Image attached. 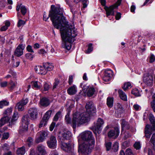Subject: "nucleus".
<instances>
[{
  "instance_id": "obj_1",
  "label": "nucleus",
  "mask_w": 155,
  "mask_h": 155,
  "mask_svg": "<svg viewBox=\"0 0 155 155\" xmlns=\"http://www.w3.org/2000/svg\"><path fill=\"white\" fill-rule=\"evenodd\" d=\"M63 9L62 8H55L54 5H51V9L49 15L47 17L46 13L43 15V20L45 21L50 18L54 27L58 29L63 26H69L68 22L66 21L65 17L63 15Z\"/></svg>"
},
{
  "instance_id": "obj_2",
  "label": "nucleus",
  "mask_w": 155,
  "mask_h": 155,
  "mask_svg": "<svg viewBox=\"0 0 155 155\" xmlns=\"http://www.w3.org/2000/svg\"><path fill=\"white\" fill-rule=\"evenodd\" d=\"M76 30L73 26L69 24L68 27L63 26L60 28L62 46L68 50L71 49V43L74 41V37L77 35Z\"/></svg>"
},
{
  "instance_id": "obj_3",
  "label": "nucleus",
  "mask_w": 155,
  "mask_h": 155,
  "mask_svg": "<svg viewBox=\"0 0 155 155\" xmlns=\"http://www.w3.org/2000/svg\"><path fill=\"white\" fill-rule=\"evenodd\" d=\"M94 146V144L84 142L79 144L78 147V153L82 155H88L91 153Z\"/></svg>"
},
{
  "instance_id": "obj_4",
  "label": "nucleus",
  "mask_w": 155,
  "mask_h": 155,
  "mask_svg": "<svg viewBox=\"0 0 155 155\" xmlns=\"http://www.w3.org/2000/svg\"><path fill=\"white\" fill-rule=\"evenodd\" d=\"M70 111H68L65 116V120L67 124H71L74 130L75 129L78 124V112L76 111L73 114L72 122L70 117Z\"/></svg>"
},
{
  "instance_id": "obj_5",
  "label": "nucleus",
  "mask_w": 155,
  "mask_h": 155,
  "mask_svg": "<svg viewBox=\"0 0 155 155\" xmlns=\"http://www.w3.org/2000/svg\"><path fill=\"white\" fill-rule=\"evenodd\" d=\"M80 137L84 142H87L88 143L95 144V140L93 137L92 132L89 131H85L80 134Z\"/></svg>"
},
{
  "instance_id": "obj_6",
  "label": "nucleus",
  "mask_w": 155,
  "mask_h": 155,
  "mask_svg": "<svg viewBox=\"0 0 155 155\" xmlns=\"http://www.w3.org/2000/svg\"><path fill=\"white\" fill-rule=\"evenodd\" d=\"M122 0H117L116 3L109 7L105 6L104 8L106 11L107 16L109 17L110 15L113 16L114 15V10L117 9L121 2Z\"/></svg>"
},
{
  "instance_id": "obj_7",
  "label": "nucleus",
  "mask_w": 155,
  "mask_h": 155,
  "mask_svg": "<svg viewBox=\"0 0 155 155\" xmlns=\"http://www.w3.org/2000/svg\"><path fill=\"white\" fill-rule=\"evenodd\" d=\"M71 137V134L69 131H63L59 132L58 134V140L61 142L69 140Z\"/></svg>"
},
{
  "instance_id": "obj_8",
  "label": "nucleus",
  "mask_w": 155,
  "mask_h": 155,
  "mask_svg": "<svg viewBox=\"0 0 155 155\" xmlns=\"http://www.w3.org/2000/svg\"><path fill=\"white\" fill-rule=\"evenodd\" d=\"M90 115L86 112L80 114L78 116V125L83 124L88 122Z\"/></svg>"
},
{
  "instance_id": "obj_9",
  "label": "nucleus",
  "mask_w": 155,
  "mask_h": 155,
  "mask_svg": "<svg viewBox=\"0 0 155 155\" xmlns=\"http://www.w3.org/2000/svg\"><path fill=\"white\" fill-rule=\"evenodd\" d=\"M82 90L84 93H86L88 97H92L95 94L96 91L94 87L92 86L85 85L83 87Z\"/></svg>"
},
{
  "instance_id": "obj_10",
  "label": "nucleus",
  "mask_w": 155,
  "mask_h": 155,
  "mask_svg": "<svg viewBox=\"0 0 155 155\" xmlns=\"http://www.w3.org/2000/svg\"><path fill=\"white\" fill-rule=\"evenodd\" d=\"M104 124L103 120L100 118L98 119L96 124V126L93 127V130L94 133L96 135L97 134H100L102 128V126Z\"/></svg>"
},
{
  "instance_id": "obj_11",
  "label": "nucleus",
  "mask_w": 155,
  "mask_h": 155,
  "mask_svg": "<svg viewBox=\"0 0 155 155\" xmlns=\"http://www.w3.org/2000/svg\"><path fill=\"white\" fill-rule=\"evenodd\" d=\"M154 73L153 70H151L150 72L144 74L143 81L148 85H151L153 83V75Z\"/></svg>"
},
{
  "instance_id": "obj_12",
  "label": "nucleus",
  "mask_w": 155,
  "mask_h": 155,
  "mask_svg": "<svg viewBox=\"0 0 155 155\" xmlns=\"http://www.w3.org/2000/svg\"><path fill=\"white\" fill-rule=\"evenodd\" d=\"M85 107L87 113L90 115H93V114L96 113V108L92 101L87 102Z\"/></svg>"
},
{
  "instance_id": "obj_13",
  "label": "nucleus",
  "mask_w": 155,
  "mask_h": 155,
  "mask_svg": "<svg viewBox=\"0 0 155 155\" xmlns=\"http://www.w3.org/2000/svg\"><path fill=\"white\" fill-rule=\"evenodd\" d=\"M48 135L47 132L45 131H41L36 134L35 142L37 143L42 142L46 138Z\"/></svg>"
},
{
  "instance_id": "obj_14",
  "label": "nucleus",
  "mask_w": 155,
  "mask_h": 155,
  "mask_svg": "<svg viewBox=\"0 0 155 155\" xmlns=\"http://www.w3.org/2000/svg\"><path fill=\"white\" fill-rule=\"evenodd\" d=\"M113 72L111 70H106L104 71L102 78L103 81L105 82L109 81L113 76Z\"/></svg>"
},
{
  "instance_id": "obj_15",
  "label": "nucleus",
  "mask_w": 155,
  "mask_h": 155,
  "mask_svg": "<svg viewBox=\"0 0 155 155\" xmlns=\"http://www.w3.org/2000/svg\"><path fill=\"white\" fill-rule=\"evenodd\" d=\"M149 119L151 123L152 126L150 127L149 125H146L145 127L148 126L147 130L149 131V133L152 134L153 131L155 130V118L153 115L151 114H149Z\"/></svg>"
},
{
  "instance_id": "obj_16",
  "label": "nucleus",
  "mask_w": 155,
  "mask_h": 155,
  "mask_svg": "<svg viewBox=\"0 0 155 155\" xmlns=\"http://www.w3.org/2000/svg\"><path fill=\"white\" fill-rule=\"evenodd\" d=\"M47 143L49 147L54 149L57 146V140L55 137L51 136L49 140L47 141Z\"/></svg>"
},
{
  "instance_id": "obj_17",
  "label": "nucleus",
  "mask_w": 155,
  "mask_h": 155,
  "mask_svg": "<svg viewBox=\"0 0 155 155\" xmlns=\"http://www.w3.org/2000/svg\"><path fill=\"white\" fill-rule=\"evenodd\" d=\"M28 101L27 98H23L16 104V107L18 110L22 111L24 109V106L26 105Z\"/></svg>"
},
{
  "instance_id": "obj_18",
  "label": "nucleus",
  "mask_w": 155,
  "mask_h": 155,
  "mask_svg": "<svg viewBox=\"0 0 155 155\" xmlns=\"http://www.w3.org/2000/svg\"><path fill=\"white\" fill-rule=\"evenodd\" d=\"M28 114L31 119L35 120L37 117L38 114L37 110L35 107L31 108L28 111Z\"/></svg>"
},
{
  "instance_id": "obj_19",
  "label": "nucleus",
  "mask_w": 155,
  "mask_h": 155,
  "mask_svg": "<svg viewBox=\"0 0 155 155\" xmlns=\"http://www.w3.org/2000/svg\"><path fill=\"white\" fill-rule=\"evenodd\" d=\"M119 128L116 127L113 130H110L108 133V137L110 138H116L119 135Z\"/></svg>"
},
{
  "instance_id": "obj_20",
  "label": "nucleus",
  "mask_w": 155,
  "mask_h": 155,
  "mask_svg": "<svg viewBox=\"0 0 155 155\" xmlns=\"http://www.w3.org/2000/svg\"><path fill=\"white\" fill-rule=\"evenodd\" d=\"M25 46L23 45H19L15 50L14 55L17 57H20L23 54V50Z\"/></svg>"
},
{
  "instance_id": "obj_21",
  "label": "nucleus",
  "mask_w": 155,
  "mask_h": 155,
  "mask_svg": "<svg viewBox=\"0 0 155 155\" xmlns=\"http://www.w3.org/2000/svg\"><path fill=\"white\" fill-rule=\"evenodd\" d=\"M35 69L36 73L39 74L45 75L47 73V70L44 66H36Z\"/></svg>"
},
{
  "instance_id": "obj_22",
  "label": "nucleus",
  "mask_w": 155,
  "mask_h": 155,
  "mask_svg": "<svg viewBox=\"0 0 155 155\" xmlns=\"http://www.w3.org/2000/svg\"><path fill=\"white\" fill-rule=\"evenodd\" d=\"M36 152L37 155H45L46 154L45 147L41 145H38L36 148Z\"/></svg>"
},
{
  "instance_id": "obj_23",
  "label": "nucleus",
  "mask_w": 155,
  "mask_h": 155,
  "mask_svg": "<svg viewBox=\"0 0 155 155\" xmlns=\"http://www.w3.org/2000/svg\"><path fill=\"white\" fill-rule=\"evenodd\" d=\"M40 104L43 107H47L50 104V101L47 97H42L40 99Z\"/></svg>"
},
{
  "instance_id": "obj_24",
  "label": "nucleus",
  "mask_w": 155,
  "mask_h": 155,
  "mask_svg": "<svg viewBox=\"0 0 155 155\" xmlns=\"http://www.w3.org/2000/svg\"><path fill=\"white\" fill-rule=\"evenodd\" d=\"M61 148L64 150L68 153L72 150V148L69 144L63 143L62 144Z\"/></svg>"
},
{
  "instance_id": "obj_25",
  "label": "nucleus",
  "mask_w": 155,
  "mask_h": 155,
  "mask_svg": "<svg viewBox=\"0 0 155 155\" xmlns=\"http://www.w3.org/2000/svg\"><path fill=\"white\" fill-rule=\"evenodd\" d=\"M28 125L22 123V125L20 126L19 130V133L20 134L26 132L28 128Z\"/></svg>"
},
{
  "instance_id": "obj_26",
  "label": "nucleus",
  "mask_w": 155,
  "mask_h": 155,
  "mask_svg": "<svg viewBox=\"0 0 155 155\" xmlns=\"http://www.w3.org/2000/svg\"><path fill=\"white\" fill-rule=\"evenodd\" d=\"M17 85V83L14 82L12 80H11L8 84V88L9 90L12 91L16 87Z\"/></svg>"
},
{
  "instance_id": "obj_27",
  "label": "nucleus",
  "mask_w": 155,
  "mask_h": 155,
  "mask_svg": "<svg viewBox=\"0 0 155 155\" xmlns=\"http://www.w3.org/2000/svg\"><path fill=\"white\" fill-rule=\"evenodd\" d=\"M31 84L32 87L36 90L40 89L42 86L41 83L37 81H32Z\"/></svg>"
},
{
  "instance_id": "obj_28",
  "label": "nucleus",
  "mask_w": 155,
  "mask_h": 155,
  "mask_svg": "<svg viewBox=\"0 0 155 155\" xmlns=\"http://www.w3.org/2000/svg\"><path fill=\"white\" fill-rule=\"evenodd\" d=\"M122 133L124 130L128 129L130 128V126L128 123L124 120H122L121 122Z\"/></svg>"
},
{
  "instance_id": "obj_29",
  "label": "nucleus",
  "mask_w": 155,
  "mask_h": 155,
  "mask_svg": "<svg viewBox=\"0 0 155 155\" xmlns=\"http://www.w3.org/2000/svg\"><path fill=\"white\" fill-rule=\"evenodd\" d=\"M9 120V118L7 116H4L0 120V127H2Z\"/></svg>"
},
{
  "instance_id": "obj_30",
  "label": "nucleus",
  "mask_w": 155,
  "mask_h": 155,
  "mask_svg": "<svg viewBox=\"0 0 155 155\" xmlns=\"http://www.w3.org/2000/svg\"><path fill=\"white\" fill-rule=\"evenodd\" d=\"M76 91V87L74 85L69 87L67 90L68 93L71 95L75 94Z\"/></svg>"
},
{
  "instance_id": "obj_31",
  "label": "nucleus",
  "mask_w": 155,
  "mask_h": 155,
  "mask_svg": "<svg viewBox=\"0 0 155 155\" xmlns=\"http://www.w3.org/2000/svg\"><path fill=\"white\" fill-rule=\"evenodd\" d=\"M118 92L119 96L122 100L125 101L127 100V95L124 91L121 90H119Z\"/></svg>"
},
{
  "instance_id": "obj_32",
  "label": "nucleus",
  "mask_w": 155,
  "mask_h": 155,
  "mask_svg": "<svg viewBox=\"0 0 155 155\" xmlns=\"http://www.w3.org/2000/svg\"><path fill=\"white\" fill-rule=\"evenodd\" d=\"M52 110H49L43 116V118L44 120H45L48 121V119H49L52 113Z\"/></svg>"
},
{
  "instance_id": "obj_33",
  "label": "nucleus",
  "mask_w": 155,
  "mask_h": 155,
  "mask_svg": "<svg viewBox=\"0 0 155 155\" xmlns=\"http://www.w3.org/2000/svg\"><path fill=\"white\" fill-rule=\"evenodd\" d=\"M30 118L28 115H24L22 118V123L28 124Z\"/></svg>"
},
{
  "instance_id": "obj_34",
  "label": "nucleus",
  "mask_w": 155,
  "mask_h": 155,
  "mask_svg": "<svg viewBox=\"0 0 155 155\" xmlns=\"http://www.w3.org/2000/svg\"><path fill=\"white\" fill-rule=\"evenodd\" d=\"M25 153V149L24 147L18 148L17 151V155H23Z\"/></svg>"
},
{
  "instance_id": "obj_35",
  "label": "nucleus",
  "mask_w": 155,
  "mask_h": 155,
  "mask_svg": "<svg viewBox=\"0 0 155 155\" xmlns=\"http://www.w3.org/2000/svg\"><path fill=\"white\" fill-rule=\"evenodd\" d=\"M114 100L111 97H108L107 99V105L109 107H111L113 104Z\"/></svg>"
},
{
  "instance_id": "obj_36",
  "label": "nucleus",
  "mask_w": 155,
  "mask_h": 155,
  "mask_svg": "<svg viewBox=\"0 0 155 155\" xmlns=\"http://www.w3.org/2000/svg\"><path fill=\"white\" fill-rule=\"evenodd\" d=\"M132 94L136 96H139L140 95V92L137 88H135L132 90L131 91Z\"/></svg>"
},
{
  "instance_id": "obj_37",
  "label": "nucleus",
  "mask_w": 155,
  "mask_h": 155,
  "mask_svg": "<svg viewBox=\"0 0 155 155\" xmlns=\"http://www.w3.org/2000/svg\"><path fill=\"white\" fill-rule=\"evenodd\" d=\"M131 87V84L130 82L125 83L123 86V88L124 91H126Z\"/></svg>"
},
{
  "instance_id": "obj_38",
  "label": "nucleus",
  "mask_w": 155,
  "mask_h": 155,
  "mask_svg": "<svg viewBox=\"0 0 155 155\" xmlns=\"http://www.w3.org/2000/svg\"><path fill=\"white\" fill-rule=\"evenodd\" d=\"M82 2V4L83 5L82 8H81V10L83 11V10L87 6V5L88 4V0H80Z\"/></svg>"
},
{
  "instance_id": "obj_39",
  "label": "nucleus",
  "mask_w": 155,
  "mask_h": 155,
  "mask_svg": "<svg viewBox=\"0 0 155 155\" xmlns=\"http://www.w3.org/2000/svg\"><path fill=\"white\" fill-rule=\"evenodd\" d=\"M60 83V80L57 78H55L54 80V82L53 83L52 89L54 90L56 88L58 87V85Z\"/></svg>"
},
{
  "instance_id": "obj_40",
  "label": "nucleus",
  "mask_w": 155,
  "mask_h": 155,
  "mask_svg": "<svg viewBox=\"0 0 155 155\" xmlns=\"http://www.w3.org/2000/svg\"><path fill=\"white\" fill-rule=\"evenodd\" d=\"M48 121L42 118L39 125V128H41L46 125Z\"/></svg>"
},
{
  "instance_id": "obj_41",
  "label": "nucleus",
  "mask_w": 155,
  "mask_h": 155,
  "mask_svg": "<svg viewBox=\"0 0 155 155\" xmlns=\"http://www.w3.org/2000/svg\"><path fill=\"white\" fill-rule=\"evenodd\" d=\"M9 102L6 101H0V108H2L5 106H7Z\"/></svg>"
},
{
  "instance_id": "obj_42",
  "label": "nucleus",
  "mask_w": 155,
  "mask_h": 155,
  "mask_svg": "<svg viewBox=\"0 0 155 155\" xmlns=\"http://www.w3.org/2000/svg\"><path fill=\"white\" fill-rule=\"evenodd\" d=\"M148 127V126H147L145 128V136L147 138H149L150 137L151 135L152 134H150L149 133V131L147 130V128Z\"/></svg>"
},
{
  "instance_id": "obj_43",
  "label": "nucleus",
  "mask_w": 155,
  "mask_h": 155,
  "mask_svg": "<svg viewBox=\"0 0 155 155\" xmlns=\"http://www.w3.org/2000/svg\"><path fill=\"white\" fill-rule=\"evenodd\" d=\"M34 56L33 54L30 53H27L25 54L26 58L30 60H32Z\"/></svg>"
},
{
  "instance_id": "obj_44",
  "label": "nucleus",
  "mask_w": 155,
  "mask_h": 155,
  "mask_svg": "<svg viewBox=\"0 0 155 155\" xmlns=\"http://www.w3.org/2000/svg\"><path fill=\"white\" fill-rule=\"evenodd\" d=\"M8 36L7 35L5 36L4 37H2L0 36V41L1 42L2 44L5 43V41H8L7 40Z\"/></svg>"
},
{
  "instance_id": "obj_45",
  "label": "nucleus",
  "mask_w": 155,
  "mask_h": 155,
  "mask_svg": "<svg viewBox=\"0 0 155 155\" xmlns=\"http://www.w3.org/2000/svg\"><path fill=\"white\" fill-rule=\"evenodd\" d=\"M118 149V143L117 142H115L114 144L112 149L114 152L117 151Z\"/></svg>"
},
{
  "instance_id": "obj_46",
  "label": "nucleus",
  "mask_w": 155,
  "mask_h": 155,
  "mask_svg": "<svg viewBox=\"0 0 155 155\" xmlns=\"http://www.w3.org/2000/svg\"><path fill=\"white\" fill-rule=\"evenodd\" d=\"M21 14L23 15H25L27 13V9L24 5H21Z\"/></svg>"
},
{
  "instance_id": "obj_47",
  "label": "nucleus",
  "mask_w": 155,
  "mask_h": 155,
  "mask_svg": "<svg viewBox=\"0 0 155 155\" xmlns=\"http://www.w3.org/2000/svg\"><path fill=\"white\" fill-rule=\"evenodd\" d=\"M50 87V85L47 83H45L43 86V91H48Z\"/></svg>"
},
{
  "instance_id": "obj_48",
  "label": "nucleus",
  "mask_w": 155,
  "mask_h": 155,
  "mask_svg": "<svg viewBox=\"0 0 155 155\" xmlns=\"http://www.w3.org/2000/svg\"><path fill=\"white\" fill-rule=\"evenodd\" d=\"M92 44H90L88 45V48L87 50L86 51V53L89 54L93 50V48L92 47Z\"/></svg>"
},
{
  "instance_id": "obj_49",
  "label": "nucleus",
  "mask_w": 155,
  "mask_h": 155,
  "mask_svg": "<svg viewBox=\"0 0 155 155\" xmlns=\"http://www.w3.org/2000/svg\"><path fill=\"white\" fill-rule=\"evenodd\" d=\"M33 141L31 137H29L27 140V143L29 146H30L32 143Z\"/></svg>"
},
{
  "instance_id": "obj_50",
  "label": "nucleus",
  "mask_w": 155,
  "mask_h": 155,
  "mask_svg": "<svg viewBox=\"0 0 155 155\" xmlns=\"http://www.w3.org/2000/svg\"><path fill=\"white\" fill-rule=\"evenodd\" d=\"M115 108L116 109L120 111L123 110V107L122 105L120 103H117L115 106Z\"/></svg>"
},
{
  "instance_id": "obj_51",
  "label": "nucleus",
  "mask_w": 155,
  "mask_h": 155,
  "mask_svg": "<svg viewBox=\"0 0 155 155\" xmlns=\"http://www.w3.org/2000/svg\"><path fill=\"white\" fill-rule=\"evenodd\" d=\"M61 115V112L59 111L55 115V116L54 117V120L55 121H57L58 120L59 117Z\"/></svg>"
},
{
  "instance_id": "obj_52",
  "label": "nucleus",
  "mask_w": 155,
  "mask_h": 155,
  "mask_svg": "<svg viewBox=\"0 0 155 155\" xmlns=\"http://www.w3.org/2000/svg\"><path fill=\"white\" fill-rule=\"evenodd\" d=\"M45 69L46 68V70L50 71L52 70L54 68V66L51 64H48V65L45 67Z\"/></svg>"
},
{
  "instance_id": "obj_53",
  "label": "nucleus",
  "mask_w": 155,
  "mask_h": 155,
  "mask_svg": "<svg viewBox=\"0 0 155 155\" xmlns=\"http://www.w3.org/2000/svg\"><path fill=\"white\" fill-rule=\"evenodd\" d=\"M134 147L137 150L139 149L141 147L140 143L139 142H135L134 144Z\"/></svg>"
},
{
  "instance_id": "obj_54",
  "label": "nucleus",
  "mask_w": 155,
  "mask_h": 155,
  "mask_svg": "<svg viewBox=\"0 0 155 155\" xmlns=\"http://www.w3.org/2000/svg\"><path fill=\"white\" fill-rule=\"evenodd\" d=\"M18 115L17 112H15L14 113L13 115L12 116V119H13L14 120H15L16 121L18 118Z\"/></svg>"
},
{
  "instance_id": "obj_55",
  "label": "nucleus",
  "mask_w": 155,
  "mask_h": 155,
  "mask_svg": "<svg viewBox=\"0 0 155 155\" xmlns=\"http://www.w3.org/2000/svg\"><path fill=\"white\" fill-rule=\"evenodd\" d=\"M150 142L152 143L153 146H154V143L155 142V134H153L151 138Z\"/></svg>"
},
{
  "instance_id": "obj_56",
  "label": "nucleus",
  "mask_w": 155,
  "mask_h": 155,
  "mask_svg": "<svg viewBox=\"0 0 155 155\" xmlns=\"http://www.w3.org/2000/svg\"><path fill=\"white\" fill-rule=\"evenodd\" d=\"M12 110L11 108H8L5 112L4 114L7 115H10L11 113L12 112Z\"/></svg>"
},
{
  "instance_id": "obj_57",
  "label": "nucleus",
  "mask_w": 155,
  "mask_h": 155,
  "mask_svg": "<svg viewBox=\"0 0 155 155\" xmlns=\"http://www.w3.org/2000/svg\"><path fill=\"white\" fill-rule=\"evenodd\" d=\"M27 50L29 52L34 53V51L32 49V47L30 45H28L26 47Z\"/></svg>"
},
{
  "instance_id": "obj_58",
  "label": "nucleus",
  "mask_w": 155,
  "mask_h": 155,
  "mask_svg": "<svg viewBox=\"0 0 155 155\" xmlns=\"http://www.w3.org/2000/svg\"><path fill=\"white\" fill-rule=\"evenodd\" d=\"M105 145L107 151L110 150L111 146V143L110 142H109L105 143Z\"/></svg>"
},
{
  "instance_id": "obj_59",
  "label": "nucleus",
  "mask_w": 155,
  "mask_h": 155,
  "mask_svg": "<svg viewBox=\"0 0 155 155\" xmlns=\"http://www.w3.org/2000/svg\"><path fill=\"white\" fill-rule=\"evenodd\" d=\"M16 122V121L15 120L11 119V120L9 122L8 126L9 127H12L13 125H14L15 124Z\"/></svg>"
},
{
  "instance_id": "obj_60",
  "label": "nucleus",
  "mask_w": 155,
  "mask_h": 155,
  "mask_svg": "<svg viewBox=\"0 0 155 155\" xmlns=\"http://www.w3.org/2000/svg\"><path fill=\"white\" fill-rule=\"evenodd\" d=\"M126 155H134L131 149H127L126 151Z\"/></svg>"
},
{
  "instance_id": "obj_61",
  "label": "nucleus",
  "mask_w": 155,
  "mask_h": 155,
  "mask_svg": "<svg viewBox=\"0 0 155 155\" xmlns=\"http://www.w3.org/2000/svg\"><path fill=\"white\" fill-rule=\"evenodd\" d=\"M8 83L7 81H4L0 83V86L2 87H6L8 85Z\"/></svg>"
},
{
  "instance_id": "obj_62",
  "label": "nucleus",
  "mask_w": 155,
  "mask_h": 155,
  "mask_svg": "<svg viewBox=\"0 0 155 155\" xmlns=\"http://www.w3.org/2000/svg\"><path fill=\"white\" fill-rule=\"evenodd\" d=\"M133 107L136 110H139L141 109V107L137 104H136L134 105Z\"/></svg>"
},
{
  "instance_id": "obj_63",
  "label": "nucleus",
  "mask_w": 155,
  "mask_h": 155,
  "mask_svg": "<svg viewBox=\"0 0 155 155\" xmlns=\"http://www.w3.org/2000/svg\"><path fill=\"white\" fill-rule=\"evenodd\" d=\"M9 137V133L8 132L5 133L3 134L2 139H7Z\"/></svg>"
},
{
  "instance_id": "obj_64",
  "label": "nucleus",
  "mask_w": 155,
  "mask_h": 155,
  "mask_svg": "<svg viewBox=\"0 0 155 155\" xmlns=\"http://www.w3.org/2000/svg\"><path fill=\"white\" fill-rule=\"evenodd\" d=\"M155 61V56L153 54L151 55L150 57V59L149 62L150 63H152Z\"/></svg>"
}]
</instances>
